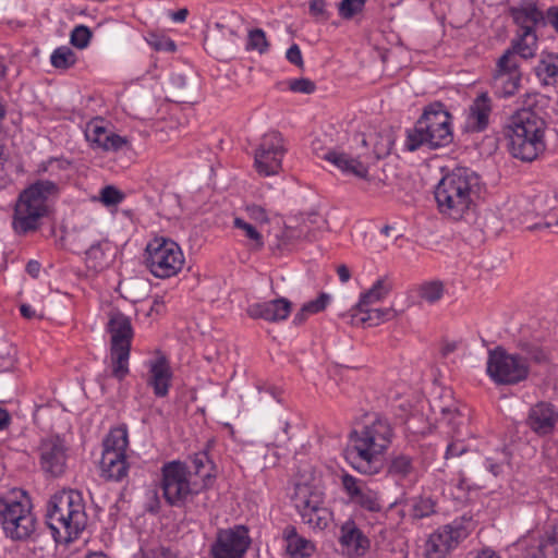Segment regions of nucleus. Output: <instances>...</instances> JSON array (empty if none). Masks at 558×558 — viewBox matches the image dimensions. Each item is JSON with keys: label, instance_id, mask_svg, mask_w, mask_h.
<instances>
[{"label": "nucleus", "instance_id": "1", "mask_svg": "<svg viewBox=\"0 0 558 558\" xmlns=\"http://www.w3.org/2000/svg\"><path fill=\"white\" fill-rule=\"evenodd\" d=\"M393 427L388 418L366 414L349 434L344 449L347 462L359 473L374 475L383 469V456L390 447Z\"/></svg>", "mask_w": 558, "mask_h": 558}, {"label": "nucleus", "instance_id": "2", "mask_svg": "<svg viewBox=\"0 0 558 558\" xmlns=\"http://www.w3.org/2000/svg\"><path fill=\"white\" fill-rule=\"evenodd\" d=\"M481 191V178L470 168L456 167L445 174L435 189V199L441 215L463 219L474 206Z\"/></svg>", "mask_w": 558, "mask_h": 558}, {"label": "nucleus", "instance_id": "3", "mask_svg": "<svg viewBox=\"0 0 558 558\" xmlns=\"http://www.w3.org/2000/svg\"><path fill=\"white\" fill-rule=\"evenodd\" d=\"M45 518L56 542L70 543L78 538L88 519L82 494L74 489L53 494L47 502Z\"/></svg>", "mask_w": 558, "mask_h": 558}, {"label": "nucleus", "instance_id": "4", "mask_svg": "<svg viewBox=\"0 0 558 558\" xmlns=\"http://www.w3.org/2000/svg\"><path fill=\"white\" fill-rule=\"evenodd\" d=\"M546 122L534 111L523 109L511 117L506 135L510 154L524 162L535 160L546 149Z\"/></svg>", "mask_w": 558, "mask_h": 558}, {"label": "nucleus", "instance_id": "5", "mask_svg": "<svg viewBox=\"0 0 558 558\" xmlns=\"http://www.w3.org/2000/svg\"><path fill=\"white\" fill-rule=\"evenodd\" d=\"M59 192L57 183L50 180H38L24 189L14 206L12 228L19 235L35 232L41 219L48 214L47 201Z\"/></svg>", "mask_w": 558, "mask_h": 558}, {"label": "nucleus", "instance_id": "6", "mask_svg": "<svg viewBox=\"0 0 558 558\" xmlns=\"http://www.w3.org/2000/svg\"><path fill=\"white\" fill-rule=\"evenodd\" d=\"M450 120L451 116L441 102L427 106L414 128L408 131V150L414 151L424 145L432 149L449 145L453 140Z\"/></svg>", "mask_w": 558, "mask_h": 558}, {"label": "nucleus", "instance_id": "7", "mask_svg": "<svg viewBox=\"0 0 558 558\" xmlns=\"http://www.w3.org/2000/svg\"><path fill=\"white\" fill-rule=\"evenodd\" d=\"M161 473L162 495L170 506L182 507L192 502L196 508H207V492L197 488L196 482H191V471L184 462H168Z\"/></svg>", "mask_w": 558, "mask_h": 558}, {"label": "nucleus", "instance_id": "8", "mask_svg": "<svg viewBox=\"0 0 558 558\" xmlns=\"http://www.w3.org/2000/svg\"><path fill=\"white\" fill-rule=\"evenodd\" d=\"M106 326L110 335V359L112 376L122 380L129 374V357L133 339V327L130 317L119 311H111Z\"/></svg>", "mask_w": 558, "mask_h": 558}, {"label": "nucleus", "instance_id": "9", "mask_svg": "<svg viewBox=\"0 0 558 558\" xmlns=\"http://www.w3.org/2000/svg\"><path fill=\"white\" fill-rule=\"evenodd\" d=\"M144 263L156 278L175 276L184 265V255L174 241L166 238H155L148 242Z\"/></svg>", "mask_w": 558, "mask_h": 558}, {"label": "nucleus", "instance_id": "10", "mask_svg": "<svg viewBox=\"0 0 558 558\" xmlns=\"http://www.w3.org/2000/svg\"><path fill=\"white\" fill-rule=\"evenodd\" d=\"M323 141L320 138H315L312 142V150L318 157L329 161L333 166H336L340 171L344 174L353 175L357 179H362L365 181H369L371 178L368 175V167L374 161L378 160L383 156H386L390 151V144L387 147L381 149H374L373 153L359 154L353 156L352 154L344 151H337L333 149H329L324 153Z\"/></svg>", "mask_w": 558, "mask_h": 558}, {"label": "nucleus", "instance_id": "11", "mask_svg": "<svg viewBox=\"0 0 558 558\" xmlns=\"http://www.w3.org/2000/svg\"><path fill=\"white\" fill-rule=\"evenodd\" d=\"M128 428L125 426L112 428L104 440V451L100 460L102 477L119 482L128 475Z\"/></svg>", "mask_w": 558, "mask_h": 558}, {"label": "nucleus", "instance_id": "12", "mask_svg": "<svg viewBox=\"0 0 558 558\" xmlns=\"http://www.w3.org/2000/svg\"><path fill=\"white\" fill-rule=\"evenodd\" d=\"M0 519L7 536L12 539H27L35 532L36 519L28 500H0Z\"/></svg>", "mask_w": 558, "mask_h": 558}, {"label": "nucleus", "instance_id": "13", "mask_svg": "<svg viewBox=\"0 0 558 558\" xmlns=\"http://www.w3.org/2000/svg\"><path fill=\"white\" fill-rule=\"evenodd\" d=\"M487 373L497 384L515 385L527 378L530 368L526 359L498 347L489 352Z\"/></svg>", "mask_w": 558, "mask_h": 558}, {"label": "nucleus", "instance_id": "14", "mask_svg": "<svg viewBox=\"0 0 558 558\" xmlns=\"http://www.w3.org/2000/svg\"><path fill=\"white\" fill-rule=\"evenodd\" d=\"M292 501L303 523L311 529L324 530L330 521V512L324 506L323 495L306 484H296Z\"/></svg>", "mask_w": 558, "mask_h": 558}, {"label": "nucleus", "instance_id": "15", "mask_svg": "<svg viewBox=\"0 0 558 558\" xmlns=\"http://www.w3.org/2000/svg\"><path fill=\"white\" fill-rule=\"evenodd\" d=\"M283 142L278 131H269L262 136L254 155L255 168L260 175L269 177L279 173L286 153Z\"/></svg>", "mask_w": 558, "mask_h": 558}, {"label": "nucleus", "instance_id": "16", "mask_svg": "<svg viewBox=\"0 0 558 558\" xmlns=\"http://www.w3.org/2000/svg\"><path fill=\"white\" fill-rule=\"evenodd\" d=\"M250 545L248 530L244 525H235L218 531L210 551L213 558H243Z\"/></svg>", "mask_w": 558, "mask_h": 558}, {"label": "nucleus", "instance_id": "17", "mask_svg": "<svg viewBox=\"0 0 558 558\" xmlns=\"http://www.w3.org/2000/svg\"><path fill=\"white\" fill-rule=\"evenodd\" d=\"M39 465L44 473L59 477L64 474L68 465V450L65 441L59 436H49L41 439L38 446Z\"/></svg>", "mask_w": 558, "mask_h": 558}, {"label": "nucleus", "instance_id": "18", "mask_svg": "<svg viewBox=\"0 0 558 558\" xmlns=\"http://www.w3.org/2000/svg\"><path fill=\"white\" fill-rule=\"evenodd\" d=\"M465 537L462 526L445 525L432 533L425 544L426 558H445Z\"/></svg>", "mask_w": 558, "mask_h": 558}, {"label": "nucleus", "instance_id": "19", "mask_svg": "<svg viewBox=\"0 0 558 558\" xmlns=\"http://www.w3.org/2000/svg\"><path fill=\"white\" fill-rule=\"evenodd\" d=\"M341 485L349 499L369 512H379L383 509L379 494L371 489L366 483L355 476L344 473L341 475Z\"/></svg>", "mask_w": 558, "mask_h": 558}, {"label": "nucleus", "instance_id": "20", "mask_svg": "<svg viewBox=\"0 0 558 558\" xmlns=\"http://www.w3.org/2000/svg\"><path fill=\"white\" fill-rule=\"evenodd\" d=\"M101 119H95L86 126L85 136L93 148H99L102 151H119L124 148L131 149L130 142L126 137L108 131L101 125Z\"/></svg>", "mask_w": 558, "mask_h": 558}, {"label": "nucleus", "instance_id": "21", "mask_svg": "<svg viewBox=\"0 0 558 558\" xmlns=\"http://www.w3.org/2000/svg\"><path fill=\"white\" fill-rule=\"evenodd\" d=\"M558 423V411L548 402H537L527 414L526 425L538 436H546L554 432Z\"/></svg>", "mask_w": 558, "mask_h": 558}, {"label": "nucleus", "instance_id": "22", "mask_svg": "<svg viewBox=\"0 0 558 558\" xmlns=\"http://www.w3.org/2000/svg\"><path fill=\"white\" fill-rule=\"evenodd\" d=\"M292 303L286 298H278L268 302L253 303L247 306L246 314L253 319H264L276 323L288 318Z\"/></svg>", "mask_w": 558, "mask_h": 558}, {"label": "nucleus", "instance_id": "23", "mask_svg": "<svg viewBox=\"0 0 558 558\" xmlns=\"http://www.w3.org/2000/svg\"><path fill=\"white\" fill-rule=\"evenodd\" d=\"M171 377L172 373L165 356H159L149 362L147 384L157 397L162 398L168 395Z\"/></svg>", "mask_w": 558, "mask_h": 558}, {"label": "nucleus", "instance_id": "24", "mask_svg": "<svg viewBox=\"0 0 558 558\" xmlns=\"http://www.w3.org/2000/svg\"><path fill=\"white\" fill-rule=\"evenodd\" d=\"M340 544L349 554L363 556L369 549V539L353 521L341 526Z\"/></svg>", "mask_w": 558, "mask_h": 558}, {"label": "nucleus", "instance_id": "25", "mask_svg": "<svg viewBox=\"0 0 558 558\" xmlns=\"http://www.w3.org/2000/svg\"><path fill=\"white\" fill-rule=\"evenodd\" d=\"M510 15L519 26V33L535 34V27L544 21V15L533 2L510 8Z\"/></svg>", "mask_w": 558, "mask_h": 558}, {"label": "nucleus", "instance_id": "26", "mask_svg": "<svg viewBox=\"0 0 558 558\" xmlns=\"http://www.w3.org/2000/svg\"><path fill=\"white\" fill-rule=\"evenodd\" d=\"M387 473L398 481H416L417 469L411 456L403 452L392 453L387 462Z\"/></svg>", "mask_w": 558, "mask_h": 558}, {"label": "nucleus", "instance_id": "27", "mask_svg": "<svg viewBox=\"0 0 558 558\" xmlns=\"http://www.w3.org/2000/svg\"><path fill=\"white\" fill-rule=\"evenodd\" d=\"M113 254L108 241L97 242L85 252V264L88 270L98 274L110 266Z\"/></svg>", "mask_w": 558, "mask_h": 558}, {"label": "nucleus", "instance_id": "28", "mask_svg": "<svg viewBox=\"0 0 558 558\" xmlns=\"http://www.w3.org/2000/svg\"><path fill=\"white\" fill-rule=\"evenodd\" d=\"M492 100L486 92L481 93L470 107L469 125L472 131H484L488 125Z\"/></svg>", "mask_w": 558, "mask_h": 558}, {"label": "nucleus", "instance_id": "29", "mask_svg": "<svg viewBox=\"0 0 558 558\" xmlns=\"http://www.w3.org/2000/svg\"><path fill=\"white\" fill-rule=\"evenodd\" d=\"M283 539L287 543V553L292 558L310 557L315 550V545L305 537L300 536L293 525H288L283 530Z\"/></svg>", "mask_w": 558, "mask_h": 558}, {"label": "nucleus", "instance_id": "30", "mask_svg": "<svg viewBox=\"0 0 558 558\" xmlns=\"http://www.w3.org/2000/svg\"><path fill=\"white\" fill-rule=\"evenodd\" d=\"M398 316V312L392 307L368 308L363 307L359 314L352 315V324L355 326H378L379 324L391 320Z\"/></svg>", "mask_w": 558, "mask_h": 558}, {"label": "nucleus", "instance_id": "31", "mask_svg": "<svg viewBox=\"0 0 558 558\" xmlns=\"http://www.w3.org/2000/svg\"><path fill=\"white\" fill-rule=\"evenodd\" d=\"M277 238L276 248L282 250L304 240L314 241L317 239V234L308 229V223L303 225L300 222L295 227L287 226Z\"/></svg>", "mask_w": 558, "mask_h": 558}, {"label": "nucleus", "instance_id": "32", "mask_svg": "<svg viewBox=\"0 0 558 558\" xmlns=\"http://www.w3.org/2000/svg\"><path fill=\"white\" fill-rule=\"evenodd\" d=\"M391 290L392 282L388 277L376 280L367 291L361 294L360 301L356 304L357 311H363V307L384 300Z\"/></svg>", "mask_w": 558, "mask_h": 558}, {"label": "nucleus", "instance_id": "33", "mask_svg": "<svg viewBox=\"0 0 558 558\" xmlns=\"http://www.w3.org/2000/svg\"><path fill=\"white\" fill-rule=\"evenodd\" d=\"M536 551H527L530 558H558V533L555 530L545 531L538 539Z\"/></svg>", "mask_w": 558, "mask_h": 558}, {"label": "nucleus", "instance_id": "34", "mask_svg": "<svg viewBox=\"0 0 558 558\" xmlns=\"http://www.w3.org/2000/svg\"><path fill=\"white\" fill-rule=\"evenodd\" d=\"M187 468L191 471V475L194 474L195 476L202 478V489L208 487L211 484L214 478V475L211 474L213 464L206 452L195 453L191 460V465Z\"/></svg>", "mask_w": 558, "mask_h": 558}, {"label": "nucleus", "instance_id": "35", "mask_svg": "<svg viewBox=\"0 0 558 558\" xmlns=\"http://www.w3.org/2000/svg\"><path fill=\"white\" fill-rule=\"evenodd\" d=\"M536 45V34L518 33V38L512 40L511 47L508 50H512L515 57L519 54L523 59H530L535 56Z\"/></svg>", "mask_w": 558, "mask_h": 558}, {"label": "nucleus", "instance_id": "36", "mask_svg": "<svg viewBox=\"0 0 558 558\" xmlns=\"http://www.w3.org/2000/svg\"><path fill=\"white\" fill-rule=\"evenodd\" d=\"M520 81L521 74L494 73L493 75L494 87L505 97L515 94L520 86Z\"/></svg>", "mask_w": 558, "mask_h": 558}, {"label": "nucleus", "instance_id": "37", "mask_svg": "<svg viewBox=\"0 0 558 558\" xmlns=\"http://www.w3.org/2000/svg\"><path fill=\"white\" fill-rule=\"evenodd\" d=\"M233 226L243 232V235L247 239L246 245L251 251H259L263 248V235L253 225L244 221L242 218H235Z\"/></svg>", "mask_w": 558, "mask_h": 558}, {"label": "nucleus", "instance_id": "38", "mask_svg": "<svg viewBox=\"0 0 558 558\" xmlns=\"http://www.w3.org/2000/svg\"><path fill=\"white\" fill-rule=\"evenodd\" d=\"M445 287L439 280L424 282L418 288V296L428 303H435L444 295Z\"/></svg>", "mask_w": 558, "mask_h": 558}, {"label": "nucleus", "instance_id": "39", "mask_svg": "<svg viewBox=\"0 0 558 558\" xmlns=\"http://www.w3.org/2000/svg\"><path fill=\"white\" fill-rule=\"evenodd\" d=\"M50 61L54 68L65 70L75 64L76 56L71 48L62 46L52 52Z\"/></svg>", "mask_w": 558, "mask_h": 558}, {"label": "nucleus", "instance_id": "40", "mask_svg": "<svg viewBox=\"0 0 558 558\" xmlns=\"http://www.w3.org/2000/svg\"><path fill=\"white\" fill-rule=\"evenodd\" d=\"M494 73L521 74L518 58L512 53V50L507 49L498 59Z\"/></svg>", "mask_w": 558, "mask_h": 558}, {"label": "nucleus", "instance_id": "41", "mask_svg": "<svg viewBox=\"0 0 558 558\" xmlns=\"http://www.w3.org/2000/svg\"><path fill=\"white\" fill-rule=\"evenodd\" d=\"M367 0H341L338 4L339 15L344 20H351L361 13Z\"/></svg>", "mask_w": 558, "mask_h": 558}, {"label": "nucleus", "instance_id": "42", "mask_svg": "<svg viewBox=\"0 0 558 558\" xmlns=\"http://www.w3.org/2000/svg\"><path fill=\"white\" fill-rule=\"evenodd\" d=\"M435 512V504L430 498L420 497L412 506L411 515L414 519H423Z\"/></svg>", "mask_w": 558, "mask_h": 558}, {"label": "nucleus", "instance_id": "43", "mask_svg": "<svg viewBox=\"0 0 558 558\" xmlns=\"http://www.w3.org/2000/svg\"><path fill=\"white\" fill-rule=\"evenodd\" d=\"M92 38L90 29L85 25H77L71 33V44L78 48L84 49L88 46Z\"/></svg>", "mask_w": 558, "mask_h": 558}, {"label": "nucleus", "instance_id": "44", "mask_svg": "<svg viewBox=\"0 0 558 558\" xmlns=\"http://www.w3.org/2000/svg\"><path fill=\"white\" fill-rule=\"evenodd\" d=\"M246 48L248 50H257L264 53L268 48V41L264 31L256 28L248 33V41Z\"/></svg>", "mask_w": 558, "mask_h": 558}, {"label": "nucleus", "instance_id": "45", "mask_svg": "<svg viewBox=\"0 0 558 558\" xmlns=\"http://www.w3.org/2000/svg\"><path fill=\"white\" fill-rule=\"evenodd\" d=\"M536 73L539 77L543 78L544 84H554L558 76V65L553 62L543 60L536 68Z\"/></svg>", "mask_w": 558, "mask_h": 558}, {"label": "nucleus", "instance_id": "46", "mask_svg": "<svg viewBox=\"0 0 558 558\" xmlns=\"http://www.w3.org/2000/svg\"><path fill=\"white\" fill-rule=\"evenodd\" d=\"M124 199V194L113 185H107L100 191V201L106 206H116Z\"/></svg>", "mask_w": 558, "mask_h": 558}, {"label": "nucleus", "instance_id": "47", "mask_svg": "<svg viewBox=\"0 0 558 558\" xmlns=\"http://www.w3.org/2000/svg\"><path fill=\"white\" fill-rule=\"evenodd\" d=\"M432 410L434 413H439L442 415V418L446 420L448 423H451L456 415H459V410L456 407L453 402L450 404H442L438 401H435L432 404Z\"/></svg>", "mask_w": 558, "mask_h": 558}, {"label": "nucleus", "instance_id": "48", "mask_svg": "<svg viewBox=\"0 0 558 558\" xmlns=\"http://www.w3.org/2000/svg\"><path fill=\"white\" fill-rule=\"evenodd\" d=\"M289 88L294 93L312 94L315 92L316 85L310 78L302 77L290 81Z\"/></svg>", "mask_w": 558, "mask_h": 558}, {"label": "nucleus", "instance_id": "49", "mask_svg": "<svg viewBox=\"0 0 558 558\" xmlns=\"http://www.w3.org/2000/svg\"><path fill=\"white\" fill-rule=\"evenodd\" d=\"M289 427H290L289 422H287V421L282 422L280 424V426L278 427L281 430V433L275 434L274 436H271L272 428L269 429L267 432V439L269 440V445H272L275 447H280L283 444H286L289 439V437H288Z\"/></svg>", "mask_w": 558, "mask_h": 558}, {"label": "nucleus", "instance_id": "50", "mask_svg": "<svg viewBox=\"0 0 558 558\" xmlns=\"http://www.w3.org/2000/svg\"><path fill=\"white\" fill-rule=\"evenodd\" d=\"M329 295L326 293H322L316 300L310 301L304 304V312H308L310 314H315L324 311L328 304Z\"/></svg>", "mask_w": 558, "mask_h": 558}, {"label": "nucleus", "instance_id": "51", "mask_svg": "<svg viewBox=\"0 0 558 558\" xmlns=\"http://www.w3.org/2000/svg\"><path fill=\"white\" fill-rule=\"evenodd\" d=\"M522 349L526 353V359H529L535 363L542 364V363L547 362V360H548L547 354L544 352L543 349H541L538 347L525 344Z\"/></svg>", "mask_w": 558, "mask_h": 558}, {"label": "nucleus", "instance_id": "52", "mask_svg": "<svg viewBox=\"0 0 558 558\" xmlns=\"http://www.w3.org/2000/svg\"><path fill=\"white\" fill-rule=\"evenodd\" d=\"M303 225L308 223V229L317 233V229H320L326 225V221L316 213L306 214L302 217Z\"/></svg>", "mask_w": 558, "mask_h": 558}, {"label": "nucleus", "instance_id": "53", "mask_svg": "<svg viewBox=\"0 0 558 558\" xmlns=\"http://www.w3.org/2000/svg\"><path fill=\"white\" fill-rule=\"evenodd\" d=\"M286 58L288 59V61L290 63L296 65L298 68H303V65H304L301 50L296 44H293L287 50Z\"/></svg>", "mask_w": 558, "mask_h": 558}, {"label": "nucleus", "instance_id": "54", "mask_svg": "<svg viewBox=\"0 0 558 558\" xmlns=\"http://www.w3.org/2000/svg\"><path fill=\"white\" fill-rule=\"evenodd\" d=\"M150 45L156 49V50H162V51H174L177 46L174 44L173 40L171 39H168V38H154L151 39L150 41Z\"/></svg>", "mask_w": 558, "mask_h": 558}, {"label": "nucleus", "instance_id": "55", "mask_svg": "<svg viewBox=\"0 0 558 558\" xmlns=\"http://www.w3.org/2000/svg\"><path fill=\"white\" fill-rule=\"evenodd\" d=\"M468 451V447L459 440L451 441L446 451V458L459 457Z\"/></svg>", "mask_w": 558, "mask_h": 558}, {"label": "nucleus", "instance_id": "56", "mask_svg": "<svg viewBox=\"0 0 558 558\" xmlns=\"http://www.w3.org/2000/svg\"><path fill=\"white\" fill-rule=\"evenodd\" d=\"M326 1L325 0H311L310 2V11L315 16H320L324 20H327L329 17L328 13L326 12Z\"/></svg>", "mask_w": 558, "mask_h": 558}, {"label": "nucleus", "instance_id": "57", "mask_svg": "<svg viewBox=\"0 0 558 558\" xmlns=\"http://www.w3.org/2000/svg\"><path fill=\"white\" fill-rule=\"evenodd\" d=\"M246 210L248 213V216L252 219H254L256 221H259V222H267L268 221L267 213H266V210L262 206L251 205V206H247Z\"/></svg>", "mask_w": 558, "mask_h": 558}, {"label": "nucleus", "instance_id": "58", "mask_svg": "<svg viewBox=\"0 0 558 558\" xmlns=\"http://www.w3.org/2000/svg\"><path fill=\"white\" fill-rule=\"evenodd\" d=\"M547 21L558 34V7H550L547 10Z\"/></svg>", "mask_w": 558, "mask_h": 558}, {"label": "nucleus", "instance_id": "59", "mask_svg": "<svg viewBox=\"0 0 558 558\" xmlns=\"http://www.w3.org/2000/svg\"><path fill=\"white\" fill-rule=\"evenodd\" d=\"M337 274L339 276V280L342 282V283H345L350 280L351 278V272L348 268L347 265L344 264H341L337 267Z\"/></svg>", "mask_w": 558, "mask_h": 558}, {"label": "nucleus", "instance_id": "60", "mask_svg": "<svg viewBox=\"0 0 558 558\" xmlns=\"http://www.w3.org/2000/svg\"><path fill=\"white\" fill-rule=\"evenodd\" d=\"M21 315L27 319H32L37 317L35 310L28 305V304H22L20 306ZM43 316H38V318H41Z\"/></svg>", "mask_w": 558, "mask_h": 558}, {"label": "nucleus", "instance_id": "61", "mask_svg": "<svg viewBox=\"0 0 558 558\" xmlns=\"http://www.w3.org/2000/svg\"><path fill=\"white\" fill-rule=\"evenodd\" d=\"M26 271L33 278H37L40 272V264L37 260H29L26 265Z\"/></svg>", "mask_w": 558, "mask_h": 558}, {"label": "nucleus", "instance_id": "62", "mask_svg": "<svg viewBox=\"0 0 558 558\" xmlns=\"http://www.w3.org/2000/svg\"><path fill=\"white\" fill-rule=\"evenodd\" d=\"M10 423H11L10 413L5 409L0 408V430L7 429L10 425Z\"/></svg>", "mask_w": 558, "mask_h": 558}, {"label": "nucleus", "instance_id": "63", "mask_svg": "<svg viewBox=\"0 0 558 558\" xmlns=\"http://www.w3.org/2000/svg\"><path fill=\"white\" fill-rule=\"evenodd\" d=\"M308 315L311 314L308 312H304V306H302V308L294 315L293 324L296 326L302 325L307 319Z\"/></svg>", "mask_w": 558, "mask_h": 558}, {"label": "nucleus", "instance_id": "64", "mask_svg": "<svg viewBox=\"0 0 558 558\" xmlns=\"http://www.w3.org/2000/svg\"><path fill=\"white\" fill-rule=\"evenodd\" d=\"M187 14H189L187 9H185V8L184 9H180V10H178V11L172 13V20L174 22H184L186 16H187Z\"/></svg>", "mask_w": 558, "mask_h": 558}]
</instances>
